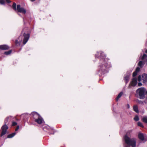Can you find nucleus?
I'll return each instance as SVG.
<instances>
[{
  "mask_svg": "<svg viewBox=\"0 0 147 147\" xmlns=\"http://www.w3.org/2000/svg\"><path fill=\"white\" fill-rule=\"evenodd\" d=\"M95 56L96 58H98L100 60V64L98 66L97 74L101 76L107 72L108 69L111 67V64L103 52H97Z\"/></svg>",
  "mask_w": 147,
  "mask_h": 147,
  "instance_id": "f257e3e1",
  "label": "nucleus"
},
{
  "mask_svg": "<svg viewBox=\"0 0 147 147\" xmlns=\"http://www.w3.org/2000/svg\"><path fill=\"white\" fill-rule=\"evenodd\" d=\"M132 130H128L126 132V134L124 136V138L125 143L129 146H131L132 147H136V139L135 138L130 139L128 137L130 136L132 132Z\"/></svg>",
  "mask_w": 147,
  "mask_h": 147,
  "instance_id": "f03ea898",
  "label": "nucleus"
},
{
  "mask_svg": "<svg viewBox=\"0 0 147 147\" xmlns=\"http://www.w3.org/2000/svg\"><path fill=\"white\" fill-rule=\"evenodd\" d=\"M31 117L30 119V123L31 124H33L35 122L39 124H41L43 121L42 117L36 112H33L31 113Z\"/></svg>",
  "mask_w": 147,
  "mask_h": 147,
  "instance_id": "7ed1b4c3",
  "label": "nucleus"
},
{
  "mask_svg": "<svg viewBox=\"0 0 147 147\" xmlns=\"http://www.w3.org/2000/svg\"><path fill=\"white\" fill-rule=\"evenodd\" d=\"M9 117H7L6 118L4 121L5 124L3 125L1 128V132L0 134L1 137L6 133L7 130L8 129V127L7 125L9 124Z\"/></svg>",
  "mask_w": 147,
  "mask_h": 147,
  "instance_id": "20e7f679",
  "label": "nucleus"
},
{
  "mask_svg": "<svg viewBox=\"0 0 147 147\" xmlns=\"http://www.w3.org/2000/svg\"><path fill=\"white\" fill-rule=\"evenodd\" d=\"M12 8L13 10L15 11L17 10L18 12L22 13L23 14H25L26 13V10L23 7H21L20 5H18L16 8V4L15 2L13 3Z\"/></svg>",
  "mask_w": 147,
  "mask_h": 147,
  "instance_id": "39448f33",
  "label": "nucleus"
},
{
  "mask_svg": "<svg viewBox=\"0 0 147 147\" xmlns=\"http://www.w3.org/2000/svg\"><path fill=\"white\" fill-rule=\"evenodd\" d=\"M146 89L144 87H141L138 89L136 91V93L139 95L140 99H144L145 98V93Z\"/></svg>",
  "mask_w": 147,
  "mask_h": 147,
  "instance_id": "423d86ee",
  "label": "nucleus"
},
{
  "mask_svg": "<svg viewBox=\"0 0 147 147\" xmlns=\"http://www.w3.org/2000/svg\"><path fill=\"white\" fill-rule=\"evenodd\" d=\"M25 29H23L22 32V36L23 37V43L24 45H25L28 41L30 37V34L29 33H26L24 32V30Z\"/></svg>",
  "mask_w": 147,
  "mask_h": 147,
  "instance_id": "0eeeda50",
  "label": "nucleus"
},
{
  "mask_svg": "<svg viewBox=\"0 0 147 147\" xmlns=\"http://www.w3.org/2000/svg\"><path fill=\"white\" fill-rule=\"evenodd\" d=\"M9 47L7 45H0V49L2 50H6L9 49Z\"/></svg>",
  "mask_w": 147,
  "mask_h": 147,
  "instance_id": "6e6552de",
  "label": "nucleus"
},
{
  "mask_svg": "<svg viewBox=\"0 0 147 147\" xmlns=\"http://www.w3.org/2000/svg\"><path fill=\"white\" fill-rule=\"evenodd\" d=\"M137 84V79L136 78H134L132 79L131 85L133 86H135Z\"/></svg>",
  "mask_w": 147,
  "mask_h": 147,
  "instance_id": "1a4fd4ad",
  "label": "nucleus"
},
{
  "mask_svg": "<svg viewBox=\"0 0 147 147\" xmlns=\"http://www.w3.org/2000/svg\"><path fill=\"white\" fill-rule=\"evenodd\" d=\"M142 80L144 83H145L147 81V74H144L142 75Z\"/></svg>",
  "mask_w": 147,
  "mask_h": 147,
  "instance_id": "9d476101",
  "label": "nucleus"
},
{
  "mask_svg": "<svg viewBox=\"0 0 147 147\" xmlns=\"http://www.w3.org/2000/svg\"><path fill=\"white\" fill-rule=\"evenodd\" d=\"M138 138L142 140H144V136L142 133H140L138 134Z\"/></svg>",
  "mask_w": 147,
  "mask_h": 147,
  "instance_id": "9b49d317",
  "label": "nucleus"
},
{
  "mask_svg": "<svg viewBox=\"0 0 147 147\" xmlns=\"http://www.w3.org/2000/svg\"><path fill=\"white\" fill-rule=\"evenodd\" d=\"M133 110L136 113H139L138 107L137 105H135L133 106Z\"/></svg>",
  "mask_w": 147,
  "mask_h": 147,
  "instance_id": "f8f14e48",
  "label": "nucleus"
},
{
  "mask_svg": "<svg viewBox=\"0 0 147 147\" xmlns=\"http://www.w3.org/2000/svg\"><path fill=\"white\" fill-rule=\"evenodd\" d=\"M144 65V63L142 61H139L138 65L141 68H142Z\"/></svg>",
  "mask_w": 147,
  "mask_h": 147,
  "instance_id": "ddd939ff",
  "label": "nucleus"
},
{
  "mask_svg": "<svg viewBox=\"0 0 147 147\" xmlns=\"http://www.w3.org/2000/svg\"><path fill=\"white\" fill-rule=\"evenodd\" d=\"M16 134V133L15 132H14L13 133L9 134L7 136V138H11L14 136Z\"/></svg>",
  "mask_w": 147,
  "mask_h": 147,
  "instance_id": "4468645a",
  "label": "nucleus"
},
{
  "mask_svg": "<svg viewBox=\"0 0 147 147\" xmlns=\"http://www.w3.org/2000/svg\"><path fill=\"white\" fill-rule=\"evenodd\" d=\"M142 121L144 123H147V117H144L142 119Z\"/></svg>",
  "mask_w": 147,
  "mask_h": 147,
  "instance_id": "2eb2a0df",
  "label": "nucleus"
},
{
  "mask_svg": "<svg viewBox=\"0 0 147 147\" xmlns=\"http://www.w3.org/2000/svg\"><path fill=\"white\" fill-rule=\"evenodd\" d=\"M124 80L125 81V83L126 84L129 81V76H126L124 77Z\"/></svg>",
  "mask_w": 147,
  "mask_h": 147,
  "instance_id": "dca6fc26",
  "label": "nucleus"
},
{
  "mask_svg": "<svg viewBox=\"0 0 147 147\" xmlns=\"http://www.w3.org/2000/svg\"><path fill=\"white\" fill-rule=\"evenodd\" d=\"M12 51V50H9L8 51H6L4 53V54L6 55H8L11 54Z\"/></svg>",
  "mask_w": 147,
  "mask_h": 147,
  "instance_id": "f3484780",
  "label": "nucleus"
},
{
  "mask_svg": "<svg viewBox=\"0 0 147 147\" xmlns=\"http://www.w3.org/2000/svg\"><path fill=\"white\" fill-rule=\"evenodd\" d=\"M134 119L136 121H138L139 119L138 116L137 115H136L134 117Z\"/></svg>",
  "mask_w": 147,
  "mask_h": 147,
  "instance_id": "a211bd4d",
  "label": "nucleus"
},
{
  "mask_svg": "<svg viewBox=\"0 0 147 147\" xmlns=\"http://www.w3.org/2000/svg\"><path fill=\"white\" fill-rule=\"evenodd\" d=\"M137 125L138 126L140 127H142L143 128L144 127V126L142 125V124L140 122H138L137 123Z\"/></svg>",
  "mask_w": 147,
  "mask_h": 147,
  "instance_id": "6ab92c4d",
  "label": "nucleus"
},
{
  "mask_svg": "<svg viewBox=\"0 0 147 147\" xmlns=\"http://www.w3.org/2000/svg\"><path fill=\"white\" fill-rule=\"evenodd\" d=\"M147 57V55L146 54H144L143 55V56L142 58V60H143V59H144Z\"/></svg>",
  "mask_w": 147,
  "mask_h": 147,
  "instance_id": "aec40b11",
  "label": "nucleus"
},
{
  "mask_svg": "<svg viewBox=\"0 0 147 147\" xmlns=\"http://www.w3.org/2000/svg\"><path fill=\"white\" fill-rule=\"evenodd\" d=\"M137 73H138L137 72L135 71L133 73L132 76L133 77L136 76L137 75Z\"/></svg>",
  "mask_w": 147,
  "mask_h": 147,
  "instance_id": "412c9836",
  "label": "nucleus"
},
{
  "mask_svg": "<svg viewBox=\"0 0 147 147\" xmlns=\"http://www.w3.org/2000/svg\"><path fill=\"white\" fill-rule=\"evenodd\" d=\"M5 1L4 0H0V4L2 5L5 4Z\"/></svg>",
  "mask_w": 147,
  "mask_h": 147,
  "instance_id": "4be33fe9",
  "label": "nucleus"
},
{
  "mask_svg": "<svg viewBox=\"0 0 147 147\" xmlns=\"http://www.w3.org/2000/svg\"><path fill=\"white\" fill-rule=\"evenodd\" d=\"M140 70V68L139 67H138L136 68L135 71H136V72L138 73L139 71Z\"/></svg>",
  "mask_w": 147,
  "mask_h": 147,
  "instance_id": "5701e85b",
  "label": "nucleus"
},
{
  "mask_svg": "<svg viewBox=\"0 0 147 147\" xmlns=\"http://www.w3.org/2000/svg\"><path fill=\"white\" fill-rule=\"evenodd\" d=\"M17 125V123L16 122L13 121L12 122V126H14L16 125Z\"/></svg>",
  "mask_w": 147,
  "mask_h": 147,
  "instance_id": "b1692460",
  "label": "nucleus"
},
{
  "mask_svg": "<svg viewBox=\"0 0 147 147\" xmlns=\"http://www.w3.org/2000/svg\"><path fill=\"white\" fill-rule=\"evenodd\" d=\"M141 76L140 75L138 77V80L139 82H140L141 81Z\"/></svg>",
  "mask_w": 147,
  "mask_h": 147,
  "instance_id": "393cba45",
  "label": "nucleus"
},
{
  "mask_svg": "<svg viewBox=\"0 0 147 147\" xmlns=\"http://www.w3.org/2000/svg\"><path fill=\"white\" fill-rule=\"evenodd\" d=\"M123 92H121L118 95L119 96L120 98L122 96V95H123Z\"/></svg>",
  "mask_w": 147,
  "mask_h": 147,
  "instance_id": "a878e982",
  "label": "nucleus"
},
{
  "mask_svg": "<svg viewBox=\"0 0 147 147\" xmlns=\"http://www.w3.org/2000/svg\"><path fill=\"white\" fill-rule=\"evenodd\" d=\"M15 43L16 45H19V43L17 40H16L15 41Z\"/></svg>",
  "mask_w": 147,
  "mask_h": 147,
  "instance_id": "bb28decb",
  "label": "nucleus"
},
{
  "mask_svg": "<svg viewBox=\"0 0 147 147\" xmlns=\"http://www.w3.org/2000/svg\"><path fill=\"white\" fill-rule=\"evenodd\" d=\"M137 102L141 104H142L143 103V102L141 100H138Z\"/></svg>",
  "mask_w": 147,
  "mask_h": 147,
  "instance_id": "cd10ccee",
  "label": "nucleus"
},
{
  "mask_svg": "<svg viewBox=\"0 0 147 147\" xmlns=\"http://www.w3.org/2000/svg\"><path fill=\"white\" fill-rule=\"evenodd\" d=\"M19 128V126H17L15 129V131H17L18 130Z\"/></svg>",
  "mask_w": 147,
  "mask_h": 147,
  "instance_id": "c85d7f7f",
  "label": "nucleus"
},
{
  "mask_svg": "<svg viewBox=\"0 0 147 147\" xmlns=\"http://www.w3.org/2000/svg\"><path fill=\"white\" fill-rule=\"evenodd\" d=\"M142 84L141 82H139L138 84V85L139 86H141L142 85Z\"/></svg>",
  "mask_w": 147,
  "mask_h": 147,
  "instance_id": "c756f323",
  "label": "nucleus"
},
{
  "mask_svg": "<svg viewBox=\"0 0 147 147\" xmlns=\"http://www.w3.org/2000/svg\"><path fill=\"white\" fill-rule=\"evenodd\" d=\"M120 98V97H119V96H118V95L117 96V97H116V100L117 101H118V100H119V99Z\"/></svg>",
  "mask_w": 147,
  "mask_h": 147,
  "instance_id": "7c9ffc66",
  "label": "nucleus"
},
{
  "mask_svg": "<svg viewBox=\"0 0 147 147\" xmlns=\"http://www.w3.org/2000/svg\"><path fill=\"white\" fill-rule=\"evenodd\" d=\"M6 1L7 3H10L11 2V1L10 0H6Z\"/></svg>",
  "mask_w": 147,
  "mask_h": 147,
  "instance_id": "2f4dec72",
  "label": "nucleus"
},
{
  "mask_svg": "<svg viewBox=\"0 0 147 147\" xmlns=\"http://www.w3.org/2000/svg\"><path fill=\"white\" fill-rule=\"evenodd\" d=\"M127 108L128 109L129 108V107H130V106L129 105V104H127Z\"/></svg>",
  "mask_w": 147,
  "mask_h": 147,
  "instance_id": "473e14b6",
  "label": "nucleus"
},
{
  "mask_svg": "<svg viewBox=\"0 0 147 147\" xmlns=\"http://www.w3.org/2000/svg\"><path fill=\"white\" fill-rule=\"evenodd\" d=\"M54 131H53V133H50V134H54Z\"/></svg>",
  "mask_w": 147,
  "mask_h": 147,
  "instance_id": "72a5a7b5",
  "label": "nucleus"
},
{
  "mask_svg": "<svg viewBox=\"0 0 147 147\" xmlns=\"http://www.w3.org/2000/svg\"><path fill=\"white\" fill-rule=\"evenodd\" d=\"M30 0L32 2H33V1H35L36 0Z\"/></svg>",
  "mask_w": 147,
  "mask_h": 147,
  "instance_id": "f704fd0d",
  "label": "nucleus"
},
{
  "mask_svg": "<svg viewBox=\"0 0 147 147\" xmlns=\"http://www.w3.org/2000/svg\"><path fill=\"white\" fill-rule=\"evenodd\" d=\"M145 53H147V49Z\"/></svg>",
  "mask_w": 147,
  "mask_h": 147,
  "instance_id": "c9c22d12",
  "label": "nucleus"
},
{
  "mask_svg": "<svg viewBox=\"0 0 147 147\" xmlns=\"http://www.w3.org/2000/svg\"><path fill=\"white\" fill-rule=\"evenodd\" d=\"M145 92H146V94H147V91H146Z\"/></svg>",
  "mask_w": 147,
  "mask_h": 147,
  "instance_id": "e433bc0d",
  "label": "nucleus"
},
{
  "mask_svg": "<svg viewBox=\"0 0 147 147\" xmlns=\"http://www.w3.org/2000/svg\"><path fill=\"white\" fill-rule=\"evenodd\" d=\"M126 147H129V146H127Z\"/></svg>",
  "mask_w": 147,
  "mask_h": 147,
  "instance_id": "4c0bfd02",
  "label": "nucleus"
}]
</instances>
